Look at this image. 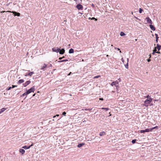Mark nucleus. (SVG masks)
I'll list each match as a JSON object with an SVG mask.
<instances>
[{
  "label": "nucleus",
  "mask_w": 161,
  "mask_h": 161,
  "mask_svg": "<svg viewBox=\"0 0 161 161\" xmlns=\"http://www.w3.org/2000/svg\"><path fill=\"white\" fill-rule=\"evenodd\" d=\"M152 98L147 99L144 102V105L146 107H148L149 104L152 102Z\"/></svg>",
  "instance_id": "obj_1"
},
{
  "label": "nucleus",
  "mask_w": 161,
  "mask_h": 161,
  "mask_svg": "<svg viewBox=\"0 0 161 161\" xmlns=\"http://www.w3.org/2000/svg\"><path fill=\"white\" fill-rule=\"evenodd\" d=\"M34 90L35 88L33 86V87H32L30 89L26 92V94L27 93L28 94L32 92H34Z\"/></svg>",
  "instance_id": "obj_2"
},
{
  "label": "nucleus",
  "mask_w": 161,
  "mask_h": 161,
  "mask_svg": "<svg viewBox=\"0 0 161 161\" xmlns=\"http://www.w3.org/2000/svg\"><path fill=\"white\" fill-rule=\"evenodd\" d=\"M47 68V65L45 64H44L42 66H41L40 69L43 71H44L45 70V69Z\"/></svg>",
  "instance_id": "obj_3"
},
{
  "label": "nucleus",
  "mask_w": 161,
  "mask_h": 161,
  "mask_svg": "<svg viewBox=\"0 0 161 161\" xmlns=\"http://www.w3.org/2000/svg\"><path fill=\"white\" fill-rule=\"evenodd\" d=\"M149 131H151V129H147L145 130H140V132L141 133H144L145 132H149Z\"/></svg>",
  "instance_id": "obj_4"
},
{
  "label": "nucleus",
  "mask_w": 161,
  "mask_h": 161,
  "mask_svg": "<svg viewBox=\"0 0 161 161\" xmlns=\"http://www.w3.org/2000/svg\"><path fill=\"white\" fill-rule=\"evenodd\" d=\"M60 48L58 47H54L52 49L53 51L58 53L59 51Z\"/></svg>",
  "instance_id": "obj_5"
},
{
  "label": "nucleus",
  "mask_w": 161,
  "mask_h": 161,
  "mask_svg": "<svg viewBox=\"0 0 161 161\" xmlns=\"http://www.w3.org/2000/svg\"><path fill=\"white\" fill-rule=\"evenodd\" d=\"M76 8L78 10H82L83 9V6L81 4H79L76 5Z\"/></svg>",
  "instance_id": "obj_6"
},
{
  "label": "nucleus",
  "mask_w": 161,
  "mask_h": 161,
  "mask_svg": "<svg viewBox=\"0 0 161 161\" xmlns=\"http://www.w3.org/2000/svg\"><path fill=\"white\" fill-rule=\"evenodd\" d=\"M116 84H118V82L117 80L113 82L112 83H111L110 85L112 86H113L114 85L116 86V88H117V87H119V86H116Z\"/></svg>",
  "instance_id": "obj_7"
},
{
  "label": "nucleus",
  "mask_w": 161,
  "mask_h": 161,
  "mask_svg": "<svg viewBox=\"0 0 161 161\" xmlns=\"http://www.w3.org/2000/svg\"><path fill=\"white\" fill-rule=\"evenodd\" d=\"M31 82L30 80H28L26 81L25 83L23 84V85L25 87L27 85H29Z\"/></svg>",
  "instance_id": "obj_8"
},
{
  "label": "nucleus",
  "mask_w": 161,
  "mask_h": 161,
  "mask_svg": "<svg viewBox=\"0 0 161 161\" xmlns=\"http://www.w3.org/2000/svg\"><path fill=\"white\" fill-rule=\"evenodd\" d=\"M146 19L147 20V22L149 23L150 24H152L153 22L152 20L149 18L148 17H147L146 18Z\"/></svg>",
  "instance_id": "obj_9"
},
{
  "label": "nucleus",
  "mask_w": 161,
  "mask_h": 161,
  "mask_svg": "<svg viewBox=\"0 0 161 161\" xmlns=\"http://www.w3.org/2000/svg\"><path fill=\"white\" fill-rule=\"evenodd\" d=\"M33 144H32L31 145L28 147H27V146H25L23 147H22V148H24V149H29L30 148V147L32 146H33Z\"/></svg>",
  "instance_id": "obj_10"
},
{
  "label": "nucleus",
  "mask_w": 161,
  "mask_h": 161,
  "mask_svg": "<svg viewBox=\"0 0 161 161\" xmlns=\"http://www.w3.org/2000/svg\"><path fill=\"white\" fill-rule=\"evenodd\" d=\"M19 151L20 153H22V155H23L25 152V150L22 149H20Z\"/></svg>",
  "instance_id": "obj_11"
},
{
  "label": "nucleus",
  "mask_w": 161,
  "mask_h": 161,
  "mask_svg": "<svg viewBox=\"0 0 161 161\" xmlns=\"http://www.w3.org/2000/svg\"><path fill=\"white\" fill-rule=\"evenodd\" d=\"M59 53L60 54H63L65 53V50L64 49H62L61 50H60L59 51Z\"/></svg>",
  "instance_id": "obj_12"
},
{
  "label": "nucleus",
  "mask_w": 161,
  "mask_h": 161,
  "mask_svg": "<svg viewBox=\"0 0 161 161\" xmlns=\"http://www.w3.org/2000/svg\"><path fill=\"white\" fill-rule=\"evenodd\" d=\"M149 26L151 28V29L153 31H155V28L154 27V26L152 25V24H150L149 25Z\"/></svg>",
  "instance_id": "obj_13"
},
{
  "label": "nucleus",
  "mask_w": 161,
  "mask_h": 161,
  "mask_svg": "<svg viewBox=\"0 0 161 161\" xmlns=\"http://www.w3.org/2000/svg\"><path fill=\"white\" fill-rule=\"evenodd\" d=\"M13 14H14V16H19L20 15V14L19 13H17L15 12H12Z\"/></svg>",
  "instance_id": "obj_14"
},
{
  "label": "nucleus",
  "mask_w": 161,
  "mask_h": 161,
  "mask_svg": "<svg viewBox=\"0 0 161 161\" xmlns=\"http://www.w3.org/2000/svg\"><path fill=\"white\" fill-rule=\"evenodd\" d=\"M17 87V86L16 85H12V87H9L7 88V90H10L11 88H14L15 87Z\"/></svg>",
  "instance_id": "obj_15"
},
{
  "label": "nucleus",
  "mask_w": 161,
  "mask_h": 161,
  "mask_svg": "<svg viewBox=\"0 0 161 161\" xmlns=\"http://www.w3.org/2000/svg\"><path fill=\"white\" fill-rule=\"evenodd\" d=\"M128 62H129V58H127V63L126 64H125V67L128 69Z\"/></svg>",
  "instance_id": "obj_16"
},
{
  "label": "nucleus",
  "mask_w": 161,
  "mask_h": 161,
  "mask_svg": "<svg viewBox=\"0 0 161 161\" xmlns=\"http://www.w3.org/2000/svg\"><path fill=\"white\" fill-rule=\"evenodd\" d=\"M106 134V133L104 131H102L100 132L99 133V135L100 136H102L103 135H105Z\"/></svg>",
  "instance_id": "obj_17"
},
{
  "label": "nucleus",
  "mask_w": 161,
  "mask_h": 161,
  "mask_svg": "<svg viewBox=\"0 0 161 161\" xmlns=\"http://www.w3.org/2000/svg\"><path fill=\"white\" fill-rule=\"evenodd\" d=\"M156 48H157V49L158 51L160 50V48H161V45H159L158 44H157Z\"/></svg>",
  "instance_id": "obj_18"
},
{
  "label": "nucleus",
  "mask_w": 161,
  "mask_h": 161,
  "mask_svg": "<svg viewBox=\"0 0 161 161\" xmlns=\"http://www.w3.org/2000/svg\"><path fill=\"white\" fill-rule=\"evenodd\" d=\"M6 109L5 108H3L0 110V114L3 112Z\"/></svg>",
  "instance_id": "obj_19"
},
{
  "label": "nucleus",
  "mask_w": 161,
  "mask_h": 161,
  "mask_svg": "<svg viewBox=\"0 0 161 161\" xmlns=\"http://www.w3.org/2000/svg\"><path fill=\"white\" fill-rule=\"evenodd\" d=\"M85 145L84 143H80L77 146V147H80L82 146H83L84 145Z\"/></svg>",
  "instance_id": "obj_20"
},
{
  "label": "nucleus",
  "mask_w": 161,
  "mask_h": 161,
  "mask_svg": "<svg viewBox=\"0 0 161 161\" xmlns=\"http://www.w3.org/2000/svg\"><path fill=\"white\" fill-rule=\"evenodd\" d=\"M74 52V49L72 48H71L70 49H69V53H73Z\"/></svg>",
  "instance_id": "obj_21"
},
{
  "label": "nucleus",
  "mask_w": 161,
  "mask_h": 161,
  "mask_svg": "<svg viewBox=\"0 0 161 161\" xmlns=\"http://www.w3.org/2000/svg\"><path fill=\"white\" fill-rule=\"evenodd\" d=\"M24 82V80L23 79H21L18 81V83L19 84H21Z\"/></svg>",
  "instance_id": "obj_22"
},
{
  "label": "nucleus",
  "mask_w": 161,
  "mask_h": 161,
  "mask_svg": "<svg viewBox=\"0 0 161 161\" xmlns=\"http://www.w3.org/2000/svg\"><path fill=\"white\" fill-rule=\"evenodd\" d=\"M68 61V60H67V59L63 60H62L59 61H58V62L61 63V62H66V61Z\"/></svg>",
  "instance_id": "obj_23"
},
{
  "label": "nucleus",
  "mask_w": 161,
  "mask_h": 161,
  "mask_svg": "<svg viewBox=\"0 0 161 161\" xmlns=\"http://www.w3.org/2000/svg\"><path fill=\"white\" fill-rule=\"evenodd\" d=\"M34 73V72H31L28 73V75L29 76H31Z\"/></svg>",
  "instance_id": "obj_24"
},
{
  "label": "nucleus",
  "mask_w": 161,
  "mask_h": 161,
  "mask_svg": "<svg viewBox=\"0 0 161 161\" xmlns=\"http://www.w3.org/2000/svg\"><path fill=\"white\" fill-rule=\"evenodd\" d=\"M125 35V33L123 32H121L120 33V35L121 36H123L124 35Z\"/></svg>",
  "instance_id": "obj_25"
},
{
  "label": "nucleus",
  "mask_w": 161,
  "mask_h": 161,
  "mask_svg": "<svg viewBox=\"0 0 161 161\" xmlns=\"http://www.w3.org/2000/svg\"><path fill=\"white\" fill-rule=\"evenodd\" d=\"M157 48H156V47H155L154 48V49H153V51L154 52V53H157Z\"/></svg>",
  "instance_id": "obj_26"
},
{
  "label": "nucleus",
  "mask_w": 161,
  "mask_h": 161,
  "mask_svg": "<svg viewBox=\"0 0 161 161\" xmlns=\"http://www.w3.org/2000/svg\"><path fill=\"white\" fill-rule=\"evenodd\" d=\"M158 129V126H156L154 127H153V128H150L151 129V131H152V130H153V129Z\"/></svg>",
  "instance_id": "obj_27"
},
{
  "label": "nucleus",
  "mask_w": 161,
  "mask_h": 161,
  "mask_svg": "<svg viewBox=\"0 0 161 161\" xmlns=\"http://www.w3.org/2000/svg\"><path fill=\"white\" fill-rule=\"evenodd\" d=\"M143 11V10L142 8H139V12L140 13H142V12Z\"/></svg>",
  "instance_id": "obj_28"
},
{
  "label": "nucleus",
  "mask_w": 161,
  "mask_h": 161,
  "mask_svg": "<svg viewBox=\"0 0 161 161\" xmlns=\"http://www.w3.org/2000/svg\"><path fill=\"white\" fill-rule=\"evenodd\" d=\"M102 109H104V110H105L106 111L108 110L109 109L108 108H102Z\"/></svg>",
  "instance_id": "obj_29"
},
{
  "label": "nucleus",
  "mask_w": 161,
  "mask_h": 161,
  "mask_svg": "<svg viewBox=\"0 0 161 161\" xmlns=\"http://www.w3.org/2000/svg\"><path fill=\"white\" fill-rule=\"evenodd\" d=\"M145 97L147 98V99L152 98L148 95H147L146 97Z\"/></svg>",
  "instance_id": "obj_30"
},
{
  "label": "nucleus",
  "mask_w": 161,
  "mask_h": 161,
  "mask_svg": "<svg viewBox=\"0 0 161 161\" xmlns=\"http://www.w3.org/2000/svg\"><path fill=\"white\" fill-rule=\"evenodd\" d=\"M101 77V76L100 75H97V76H95L94 77V79H96V78H98L99 77Z\"/></svg>",
  "instance_id": "obj_31"
},
{
  "label": "nucleus",
  "mask_w": 161,
  "mask_h": 161,
  "mask_svg": "<svg viewBox=\"0 0 161 161\" xmlns=\"http://www.w3.org/2000/svg\"><path fill=\"white\" fill-rule=\"evenodd\" d=\"M136 139L133 140L131 142L133 143H135L136 142Z\"/></svg>",
  "instance_id": "obj_32"
},
{
  "label": "nucleus",
  "mask_w": 161,
  "mask_h": 161,
  "mask_svg": "<svg viewBox=\"0 0 161 161\" xmlns=\"http://www.w3.org/2000/svg\"><path fill=\"white\" fill-rule=\"evenodd\" d=\"M27 95H28V94L27 93L26 94V92H25V93H23L22 95V96L24 97V96H25Z\"/></svg>",
  "instance_id": "obj_33"
},
{
  "label": "nucleus",
  "mask_w": 161,
  "mask_h": 161,
  "mask_svg": "<svg viewBox=\"0 0 161 161\" xmlns=\"http://www.w3.org/2000/svg\"><path fill=\"white\" fill-rule=\"evenodd\" d=\"M155 35L156 36V39H158L159 38L158 36V35L157 34H155Z\"/></svg>",
  "instance_id": "obj_34"
},
{
  "label": "nucleus",
  "mask_w": 161,
  "mask_h": 161,
  "mask_svg": "<svg viewBox=\"0 0 161 161\" xmlns=\"http://www.w3.org/2000/svg\"><path fill=\"white\" fill-rule=\"evenodd\" d=\"M62 114H63V115H64V116H66V113L65 112H64L62 113Z\"/></svg>",
  "instance_id": "obj_35"
},
{
  "label": "nucleus",
  "mask_w": 161,
  "mask_h": 161,
  "mask_svg": "<svg viewBox=\"0 0 161 161\" xmlns=\"http://www.w3.org/2000/svg\"><path fill=\"white\" fill-rule=\"evenodd\" d=\"M53 66L52 65V64H50L48 66V68H49V67H52Z\"/></svg>",
  "instance_id": "obj_36"
},
{
  "label": "nucleus",
  "mask_w": 161,
  "mask_h": 161,
  "mask_svg": "<svg viewBox=\"0 0 161 161\" xmlns=\"http://www.w3.org/2000/svg\"><path fill=\"white\" fill-rule=\"evenodd\" d=\"M92 109H90V108H88V109H85V110H86V111H87V110H88V111H91V110Z\"/></svg>",
  "instance_id": "obj_37"
},
{
  "label": "nucleus",
  "mask_w": 161,
  "mask_h": 161,
  "mask_svg": "<svg viewBox=\"0 0 161 161\" xmlns=\"http://www.w3.org/2000/svg\"><path fill=\"white\" fill-rule=\"evenodd\" d=\"M121 60L122 62L124 63V64H125V62H124V60L123 58H121Z\"/></svg>",
  "instance_id": "obj_38"
},
{
  "label": "nucleus",
  "mask_w": 161,
  "mask_h": 161,
  "mask_svg": "<svg viewBox=\"0 0 161 161\" xmlns=\"http://www.w3.org/2000/svg\"><path fill=\"white\" fill-rule=\"evenodd\" d=\"M95 19V20L97 21V19L95 18L94 17H92V19Z\"/></svg>",
  "instance_id": "obj_39"
},
{
  "label": "nucleus",
  "mask_w": 161,
  "mask_h": 161,
  "mask_svg": "<svg viewBox=\"0 0 161 161\" xmlns=\"http://www.w3.org/2000/svg\"><path fill=\"white\" fill-rule=\"evenodd\" d=\"M147 61L148 62H150L151 61V59L149 58L147 59Z\"/></svg>",
  "instance_id": "obj_40"
},
{
  "label": "nucleus",
  "mask_w": 161,
  "mask_h": 161,
  "mask_svg": "<svg viewBox=\"0 0 161 161\" xmlns=\"http://www.w3.org/2000/svg\"><path fill=\"white\" fill-rule=\"evenodd\" d=\"M99 99L100 100H102V101L103 100V98H99Z\"/></svg>",
  "instance_id": "obj_41"
},
{
  "label": "nucleus",
  "mask_w": 161,
  "mask_h": 161,
  "mask_svg": "<svg viewBox=\"0 0 161 161\" xmlns=\"http://www.w3.org/2000/svg\"><path fill=\"white\" fill-rule=\"evenodd\" d=\"M157 53H158V54H160V52L158 50V51L157 52Z\"/></svg>",
  "instance_id": "obj_42"
},
{
  "label": "nucleus",
  "mask_w": 161,
  "mask_h": 161,
  "mask_svg": "<svg viewBox=\"0 0 161 161\" xmlns=\"http://www.w3.org/2000/svg\"><path fill=\"white\" fill-rule=\"evenodd\" d=\"M59 116V115L58 114H57L56 115V116ZM56 117V116H53V118H55V117Z\"/></svg>",
  "instance_id": "obj_43"
},
{
  "label": "nucleus",
  "mask_w": 161,
  "mask_h": 161,
  "mask_svg": "<svg viewBox=\"0 0 161 161\" xmlns=\"http://www.w3.org/2000/svg\"><path fill=\"white\" fill-rule=\"evenodd\" d=\"M158 39H156V42L157 43H158Z\"/></svg>",
  "instance_id": "obj_44"
},
{
  "label": "nucleus",
  "mask_w": 161,
  "mask_h": 161,
  "mask_svg": "<svg viewBox=\"0 0 161 161\" xmlns=\"http://www.w3.org/2000/svg\"><path fill=\"white\" fill-rule=\"evenodd\" d=\"M149 58H151V54H149Z\"/></svg>",
  "instance_id": "obj_45"
},
{
  "label": "nucleus",
  "mask_w": 161,
  "mask_h": 161,
  "mask_svg": "<svg viewBox=\"0 0 161 161\" xmlns=\"http://www.w3.org/2000/svg\"><path fill=\"white\" fill-rule=\"evenodd\" d=\"M71 72H70L69 73V74H68V76H69V75H70V74H71Z\"/></svg>",
  "instance_id": "obj_46"
},
{
  "label": "nucleus",
  "mask_w": 161,
  "mask_h": 161,
  "mask_svg": "<svg viewBox=\"0 0 161 161\" xmlns=\"http://www.w3.org/2000/svg\"><path fill=\"white\" fill-rule=\"evenodd\" d=\"M5 12V11H1V13H4V12Z\"/></svg>",
  "instance_id": "obj_47"
},
{
  "label": "nucleus",
  "mask_w": 161,
  "mask_h": 161,
  "mask_svg": "<svg viewBox=\"0 0 161 161\" xmlns=\"http://www.w3.org/2000/svg\"><path fill=\"white\" fill-rule=\"evenodd\" d=\"M62 59V57H60L59 58V60H61Z\"/></svg>",
  "instance_id": "obj_48"
},
{
  "label": "nucleus",
  "mask_w": 161,
  "mask_h": 161,
  "mask_svg": "<svg viewBox=\"0 0 161 161\" xmlns=\"http://www.w3.org/2000/svg\"><path fill=\"white\" fill-rule=\"evenodd\" d=\"M118 80L119 81H121V79H120V78H119L118 79Z\"/></svg>",
  "instance_id": "obj_49"
},
{
  "label": "nucleus",
  "mask_w": 161,
  "mask_h": 161,
  "mask_svg": "<svg viewBox=\"0 0 161 161\" xmlns=\"http://www.w3.org/2000/svg\"><path fill=\"white\" fill-rule=\"evenodd\" d=\"M92 7H94V5H93V4H92Z\"/></svg>",
  "instance_id": "obj_50"
},
{
  "label": "nucleus",
  "mask_w": 161,
  "mask_h": 161,
  "mask_svg": "<svg viewBox=\"0 0 161 161\" xmlns=\"http://www.w3.org/2000/svg\"><path fill=\"white\" fill-rule=\"evenodd\" d=\"M35 95H36V93H35L33 95V97H34L35 96Z\"/></svg>",
  "instance_id": "obj_51"
},
{
  "label": "nucleus",
  "mask_w": 161,
  "mask_h": 161,
  "mask_svg": "<svg viewBox=\"0 0 161 161\" xmlns=\"http://www.w3.org/2000/svg\"><path fill=\"white\" fill-rule=\"evenodd\" d=\"M117 49L119 51L120 50V49H119V48H117Z\"/></svg>",
  "instance_id": "obj_52"
},
{
  "label": "nucleus",
  "mask_w": 161,
  "mask_h": 161,
  "mask_svg": "<svg viewBox=\"0 0 161 161\" xmlns=\"http://www.w3.org/2000/svg\"><path fill=\"white\" fill-rule=\"evenodd\" d=\"M109 116H111V114H110V113H109Z\"/></svg>",
  "instance_id": "obj_53"
},
{
  "label": "nucleus",
  "mask_w": 161,
  "mask_h": 161,
  "mask_svg": "<svg viewBox=\"0 0 161 161\" xmlns=\"http://www.w3.org/2000/svg\"><path fill=\"white\" fill-rule=\"evenodd\" d=\"M109 116H111V114H110V113H109Z\"/></svg>",
  "instance_id": "obj_54"
},
{
  "label": "nucleus",
  "mask_w": 161,
  "mask_h": 161,
  "mask_svg": "<svg viewBox=\"0 0 161 161\" xmlns=\"http://www.w3.org/2000/svg\"><path fill=\"white\" fill-rule=\"evenodd\" d=\"M154 53V52L153 51V53H152V54L154 55V53Z\"/></svg>",
  "instance_id": "obj_55"
},
{
  "label": "nucleus",
  "mask_w": 161,
  "mask_h": 161,
  "mask_svg": "<svg viewBox=\"0 0 161 161\" xmlns=\"http://www.w3.org/2000/svg\"><path fill=\"white\" fill-rule=\"evenodd\" d=\"M64 58V56H63V57H62V59H63V58Z\"/></svg>",
  "instance_id": "obj_56"
},
{
  "label": "nucleus",
  "mask_w": 161,
  "mask_h": 161,
  "mask_svg": "<svg viewBox=\"0 0 161 161\" xmlns=\"http://www.w3.org/2000/svg\"><path fill=\"white\" fill-rule=\"evenodd\" d=\"M79 14H83L82 13H80V12H79Z\"/></svg>",
  "instance_id": "obj_57"
},
{
  "label": "nucleus",
  "mask_w": 161,
  "mask_h": 161,
  "mask_svg": "<svg viewBox=\"0 0 161 161\" xmlns=\"http://www.w3.org/2000/svg\"><path fill=\"white\" fill-rule=\"evenodd\" d=\"M6 12H11L10 11H6Z\"/></svg>",
  "instance_id": "obj_58"
},
{
  "label": "nucleus",
  "mask_w": 161,
  "mask_h": 161,
  "mask_svg": "<svg viewBox=\"0 0 161 161\" xmlns=\"http://www.w3.org/2000/svg\"><path fill=\"white\" fill-rule=\"evenodd\" d=\"M74 1H75L76 2H77L78 0H74Z\"/></svg>",
  "instance_id": "obj_59"
},
{
  "label": "nucleus",
  "mask_w": 161,
  "mask_h": 161,
  "mask_svg": "<svg viewBox=\"0 0 161 161\" xmlns=\"http://www.w3.org/2000/svg\"><path fill=\"white\" fill-rule=\"evenodd\" d=\"M131 14H133V12H131Z\"/></svg>",
  "instance_id": "obj_60"
},
{
  "label": "nucleus",
  "mask_w": 161,
  "mask_h": 161,
  "mask_svg": "<svg viewBox=\"0 0 161 161\" xmlns=\"http://www.w3.org/2000/svg\"><path fill=\"white\" fill-rule=\"evenodd\" d=\"M153 105V103H151L150 105Z\"/></svg>",
  "instance_id": "obj_61"
},
{
  "label": "nucleus",
  "mask_w": 161,
  "mask_h": 161,
  "mask_svg": "<svg viewBox=\"0 0 161 161\" xmlns=\"http://www.w3.org/2000/svg\"><path fill=\"white\" fill-rule=\"evenodd\" d=\"M114 48H115V49H117V48H116V47H115Z\"/></svg>",
  "instance_id": "obj_62"
},
{
  "label": "nucleus",
  "mask_w": 161,
  "mask_h": 161,
  "mask_svg": "<svg viewBox=\"0 0 161 161\" xmlns=\"http://www.w3.org/2000/svg\"><path fill=\"white\" fill-rule=\"evenodd\" d=\"M119 52H120V53H121V50H119Z\"/></svg>",
  "instance_id": "obj_63"
},
{
  "label": "nucleus",
  "mask_w": 161,
  "mask_h": 161,
  "mask_svg": "<svg viewBox=\"0 0 161 161\" xmlns=\"http://www.w3.org/2000/svg\"><path fill=\"white\" fill-rule=\"evenodd\" d=\"M106 56H107V57H108V55H107Z\"/></svg>",
  "instance_id": "obj_64"
}]
</instances>
